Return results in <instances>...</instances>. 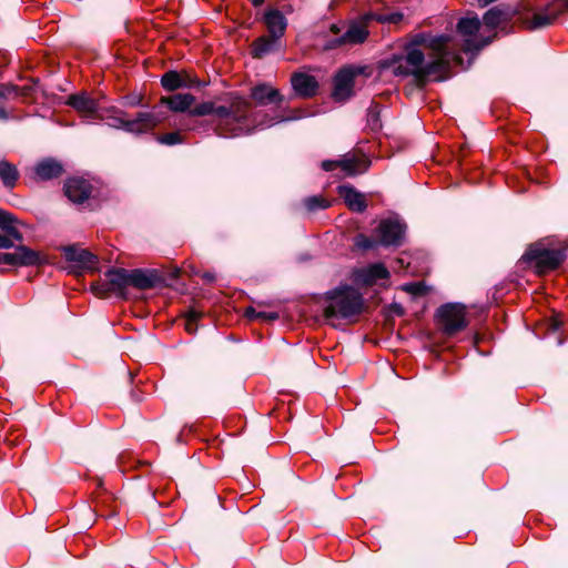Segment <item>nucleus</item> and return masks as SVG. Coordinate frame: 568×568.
I'll return each mask as SVG.
<instances>
[{
  "label": "nucleus",
  "mask_w": 568,
  "mask_h": 568,
  "mask_svg": "<svg viewBox=\"0 0 568 568\" xmlns=\"http://www.w3.org/2000/svg\"><path fill=\"white\" fill-rule=\"evenodd\" d=\"M458 58L454 39L447 34L420 32L405 43L402 54H394L385 67L396 77H412L417 84L444 80L450 61Z\"/></svg>",
  "instance_id": "nucleus-1"
},
{
  "label": "nucleus",
  "mask_w": 568,
  "mask_h": 568,
  "mask_svg": "<svg viewBox=\"0 0 568 568\" xmlns=\"http://www.w3.org/2000/svg\"><path fill=\"white\" fill-rule=\"evenodd\" d=\"M251 103L242 97H233L229 105H219L211 101L202 102L190 110L192 116L214 114L220 122L216 132L221 136H239L251 132Z\"/></svg>",
  "instance_id": "nucleus-2"
},
{
  "label": "nucleus",
  "mask_w": 568,
  "mask_h": 568,
  "mask_svg": "<svg viewBox=\"0 0 568 568\" xmlns=\"http://www.w3.org/2000/svg\"><path fill=\"white\" fill-rule=\"evenodd\" d=\"M323 315L327 321L351 320L364 308L362 294L349 285H341L325 293Z\"/></svg>",
  "instance_id": "nucleus-3"
},
{
  "label": "nucleus",
  "mask_w": 568,
  "mask_h": 568,
  "mask_svg": "<svg viewBox=\"0 0 568 568\" xmlns=\"http://www.w3.org/2000/svg\"><path fill=\"white\" fill-rule=\"evenodd\" d=\"M566 9L568 0H556L546 7H536L529 0L517 9V20L524 29L532 31L552 24Z\"/></svg>",
  "instance_id": "nucleus-4"
},
{
  "label": "nucleus",
  "mask_w": 568,
  "mask_h": 568,
  "mask_svg": "<svg viewBox=\"0 0 568 568\" xmlns=\"http://www.w3.org/2000/svg\"><path fill=\"white\" fill-rule=\"evenodd\" d=\"M124 112L116 109H102L97 120H109V126L121 129L130 133H146L160 124L165 116L155 110L152 112H139L133 120H125Z\"/></svg>",
  "instance_id": "nucleus-5"
},
{
  "label": "nucleus",
  "mask_w": 568,
  "mask_h": 568,
  "mask_svg": "<svg viewBox=\"0 0 568 568\" xmlns=\"http://www.w3.org/2000/svg\"><path fill=\"white\" fill-rule=\"evenodd\" d=\"M481 21L476 14L462 18L457 23V31L463 37V51L476 52L488 45L496 33L485 36L480 32Z\"/></svg>",
  "instance_id": "nucleus-6"
},
{
  "label": "nucleus",
  "mask_w": 568,
  "mask_h": 568,
  "mask_svg": "<svg viewBox=\"0 0 568 568\" xmlns=\"http://www.w3.org/2000/svg\"><path fill=\"white\" fill-rule=\"evenodd\" d=\"M565 257L562 248H546L540 244L530 246L523 258L535 268L538 274L555 270Z\"/></svg>",
  "instance_id": "nucleus-7"
},
{
  "label": "nucleus",
  "mask_w": 568,
  "mask_h": 568,
  "mask_svg": "<svg viewBox=\"0 0 568 568\" xmlns=\"http://www.w3.org/2000/svg\"><path fill=\"white\" fill-rule=\"evenodd\" d=\"M371 20L384 21L381 16L375 13H366L362 17L361 21H354L349 23L347 30L338 38L332 40L326 44L327 49H333L336 47L345 45V44H361L368 37V30L366 23ZM390 21V19H388ZM392 21H395L392 19Z\"/></svg>",
  "instance_id": "nucleus-8"
},
{
  "label": "nucleus",
  "mask_w": 568,
  "mask_h": 568,
  "mask_svg": "<svg viewBox=\"0 0 568 568\" xmlns=\"http://www.w3.org/2000/svg\"><path fill=\"white\" fill-rule=\"evenodd\" d=\"M438 322L447 335H454L467 326L465 306L458 303H448L437 311Z\"/></svg>",
  "instance_id": "nucleus-9"
},
{
  "label": "nucleus",
  "mask_w": 568,
  "mask_h": 568,
  "mask_svg": "<svg viewBox=\"0 0 568 568\" xmlns=\"http://www.w3.org/2000/svg\"><path fill=\"white\" fill-rule=\"evenodd\" d=\"M126 287H129V271L124 268H111L105 273V282L93 285L92 290L101 297H105L110 293L124 296Z\"/></svg>",
  "instance_id": "nucleus-10"
},
{
  "label": "nucleus",
  "mask_w": 568,
  "mask_h": 568,
  "mask_svg": "<svg viewBox=\"0 0 568 568\" xmlns=\"http://www.w3.org/2000/svg\"><path fill=\"white\" fill-rule=\"evenodd\" d=\"M63 255L71 264L70 271L80 273L83 271H95L98 257L85 248L75 245L63 247Z\"/></svg>",
  "instance_id": "nucleus-11"
},
{
  "label": "nucleus",
  "mask_w": 568,
  "mask_h": 568,
  "mask_svg": "<svg viewBox=\"0 0 568 568\" xmlns=\"http://www.w3.org/2000/svg\"><path fill=\"white\" fill-rule=\"evenodd\" d=\"M337 168H339L345 175L354 176L366 171L367 162L355 153H346L338 160H326L322 162V169L324 171L329 172Z\"/></svg>",
  "instance_id": "nucleus-12"
},
{
  "label": "nucleus",
  "mask_w": 568,
  "mask_h": 568,
  "mask_svg": "<svg viewBox=\"0 0 568 568\" xmlns=\"http://www.w3.org/2000/svg\"><path fill=\"white\" fill-rule=\"evenodd\" d=\"M363 72V68H343L334 79L333 98L336 101H346L353 94L354 80Z\"/></svg>",
  "instance_id": "nucleus-13"
},
{
  "label": "nucleus",
  "mask_w": 568,
  "mask_h": 568,
  "mask_svg": "<svg viewBox=\"0 0 568 568\" xmlns=\"http://www.w3.org/2000/svg\"><path fill=\"white\" fill-rule=\"evenodd\" d=\"M389 277V272L382 263H373L366 266L356 267L352 271L351 278L358 286H372L378 280Z\"/></svg>",
  "instance_id": "nucleus-14"
},
{
  "label": "nucleus",
  "mask_w": 568,
  "mask_h": 568,
  "mask_svg": "<svg viewBox=\"0 0 568 568\" xmlns=\"http://www.w3.org/2000/svg\"><path fill=\"white\" fill-rule=\"evenodd\" d=\"M63 165L53 158H45L37 162L28 172V178L33 182L49 181L61 176Z\"/></svg>",
  "instance_id": "nucleus-15"
},
{
  "label": "nucleus",
  "mask_w": 568,
  "mask_h": 568,
  "mask_svg": "<svg viewBox=\"0 0 568 568\" xmlns=\"http://www.w3.org/2000/svg\"><path fill=\"white\" fill-rule=\"evenodd\" d=\"M40 262V255L37 251L26 246L18 245L14 252L0 253V264L10 266H32Z\"/></svg>",
  "instance_id": "nucleus-16"
},
{
  "label": "nucleus",
  "mask_w": 568,
  "mask_h": 568,
  "mask_svg": "<svg viewBox=\"0 0 568 568\" xmlns=\"http://www.w3.org/2000/svg\"><path fill=\"white\" fill-rule=\"evenodd\" d=\"M515 16H517V10H514L510 7L497 6L489 9L484 14L483 23L490 33L496 28L510 22Z\"/></svg>",
  "instance_id": "nucleus-17"
},
{
  "label": "nucleus",
  "mask_w": 568,
  "mask_h": 568,
  "mask_svg": "<svg viewBox=\"0 0 568 568\" xmlns=\"http://www.w3.org/2000/svg\"><path fill=\"white\" fill-rule=\"evenodd\" d=\"M92 192L90 182L82 178H71L64 183V193L70 201L81 204L87 201Z\"/></svg>",
  "instance_id": "nucleus-18"
},
{
  "label": "nucleus",
  "mask_w": 568,
  "mask_h": 568,
  "mask_svg": "<svg viewBox=\"0 0 568 568\" xmlns=\"http://www.w3.org/2000/svg\"><path fill=\"white\" fill-rule=\"evenodd\" d=\"M383 245H399L404 236V225L395 220H383L377 227Z\"/></svg>",
  "instance_id": "nucleus-19"
},
{
  "label": "nucleus",
  "mask_w": 568,
  "mask_h": 568,
  "mask_svg": "<svg viewBox=\"0 0 568 568\" xmlns=\"http://www.w3.org/2000/svg\"><path fill=\"white\" fill-rule=\"evenodd\" d=\"M67 103L85 118L93 120H97V115L102 110L99 103L84 92L70 95Z\"/></svg>",
  "instance_id": "nucleus-20"
},
{
  "label": "nucleus",
  "mask_w": 568,
  "mask_h": 568,
  "mask_svg": "<svg viewBox=\"0 0 568 568\" xmlns=\"http://www.w3.org/2000/svg\"><path fill=\"white\" fill-rule=\"evenodd\" d=\"M291 83L296 95L301 98H312L318 89V82L315 77L303 72L294 73L291 78Z\"/></svg>",
  "instance_id": "nucleus-21"
},
{
  "label": "nucleus",
  "mask_w": 568,
  "mask_h": 568,
  "mask_svg": "<svg viewBox=\"0 0 568 568\" xmlns=\"http://www.w3.org/2000/svg\"><path fill=\"white\" fill-rule=\"evenodd\" d=\"M251 98L260 105L280 104L283 97L280 91L267 83L256 84L251 89Z\"/></svg>",
  "instance_id": "nucleus-22"
},
{
  "label": "nucleus",
  "mask_w": 568,
  "mask_h": 568,
  "mask_svg": "<svg viewBox=\"0 0 568 568\" xmlns=\"http://www.w3.org/2000/svg\"><path fill=\"white\" fill-rule=\"evenodd\" d=\"M263 20L270 36H272L274 39H281L284 36L287 27V20L280 10H267L264 13Z\"/></svg>",
  "instance_id": "nucleus-23"
},
{
  "label": "nucleus",
  "mask_w": 568,
  "mask_h": 568,
  "mask_svg": "<svg viewBox=\"0 0 568 568\" xmlns=\"http://www.w3.org/2000/svg\"><path fill=\"white\" fill-rule=\"evenodd\" d=\"M338 194L345 201L349 210L363 212L367 207L364 194L356 191L352 185L338 186Z\"/></svg>",
  "instance_id": "nucleus-24"
},
{
  "label": "nucleus",
  "mask_w": 568,
  "mask_h": 568,
  "mask_svg": "<svg viewBox=\"0 0 568 568\" xmlns=\"http://www.w3.org/2000/svg\"><path fill=\"white\" fill-rule=\"evenodd\" d=\"M195 83L196 81L192 77L186 73H179L178 71H168L161 78V84L168 91L189 88Z\"/></svg>",
  "instance_id": "nucleus-25"
},
{
  "label": "nucleus",
  "mask_w": 568,
  "mask_h": 568,
  "mask_svg": "<svg viewBox=\"0 0 568 568\" xmlns=\"http://www.w3.org/2000/svg\"><path fill=\"white\" fill-rule=\"evenodd\" d=\"M194 102L195 97L191 93H176L161 99V104L166 105L173 112H190Z\"/></svg>",
  "instance_id": "nucleus-26"
},
{
  "label": "nucleus",
  "mask_w": 568,
  "mask_h": 568,
  "mask_svg": "<svg viewBox=\"0 0 568 568\" xmlns=\"http://www.w3.org/2000/svg\"><path fill=\"white\" fill-rule=\"evenodd\" d=\"M156 281L158 276L152 272L139 268L129 271V286L146 290L153 287Z\"/></svg>",
  "instance_id": "nucleus-27"
},
{
  "label": "nucleus",
  "mask_w": 568,
  "mask_h": 568,
  "mask_svg": "<svg viewBox=\"0 0 568 568\" xmlns=\"http://www.w3.org/2000/svg\"><path fill=\"white\" fill-rule=\"evenodd\" d=\"M19 224L21 223L14 217V215L0 210V229L16 242L21 243L23 241V235L18 229Z\"/></svg>",
  "instance_id": "nucleus-28"
},
{
  "label": "nucleus",
  "mask_w": 568,
  "mask_h": 568,
  "mask_svg": "<svg viewBox=\"0 0 568 568\" xmlns=\"http://www.w3.org/2000/svg\"><path fill=\"white\" fill-rule=\"evenodd\" d=\"M19 171L12 163L1 160L0 161V180L8 189H13L19 180Z\"/></svg>",
  "instance_id": "nucleus-29"
},
{
  "label": "nucleus",
  "mask_w": 568,
  "mask_h": 568,
  "mask_svg": "<svg viewBox=\"0 0 568 568\" xmlns=\"http://www.w3.org/2000/svg\"><path fill=\"white\" fill-rule=\"evenodd\" d=\"M31 88L28 85L18 87L11 83H0V101H7L19 97H28Z\"/></svg>",
  "instance_id": "nucleus-30"
},
{
  "label": "nucleus",
  "mask_w": 568,
  "mask_h": 568,
  "mask_svg": "<svg viewBox=\"0 0 568 568\" xmlns=\"http://www.w3.org/2000/svg\"><path fill=\"white\" fill-rule=\"evenodd\" d=\"M278 39H274L272 36L270 37H260L253 42L252 45V54L254 58H262L266 53L275 50L276 42Z\"/></svg>",
  "instance_id": "nucleus-31"
},
{
  "label": "nucleus",
  "mask_w": 568,
  "mask_h": 568,
  "mask_svg": "<svg viewBox=\"0 0 568 568\" xmlns=\"http://www.w3.org/2000/svg\"><path fill=\"white\" fill-rule=\"evenodd\" d=\"M304 205L310 212L324 210L329 206V202L320 195L308 196L304 200Z\"/></svg>",
  "instance_id": "nucleus-32"
},
{
  "label": "nucleus",
  "mask_w": 568,
  "mask_h": 568,
  "mask_svg": "<svg viewBox=\"0 0 568 568\" xmlns=\"http://www.w3.org/2000/svg\"><path fill=\"white\" fill-rule=\"evenodd\" d=\"M200 317H201V314L194 310H191L190 312H187V314L185 316L184 326H185V329L190 334H193L196 332L197 321L200 320Z\"/></svg>",
  "instance_id": "nucleus-33"
},
{
  "label": "nucleus",
  "mask_w": 568,
  "mask_h": 568,
  "mask_svg": "<svg viewBox=\"0 0 568 568\" xmlns=\"http://www.w3.org/2000/svg\"><path fill=\"white\" fill-rule=\"evenodd\" d=\"M158 141L162 144L174 145L182 142L181 134L179 132H170L162 134L158 138Z\"/></svg>",
  "instance_id": "nucleus-34"
},
{
  "label": "nucleus",
  "mask_w": 568,
  "mask_h": 568,
  "mask_svg": "<svg viewBox=\"0 0 568 568\" xmlns=\"http://www.w3.org/2000/svg\"><path fill=\"white\" fill-rule=\"evenodd\" d=\"M277 318L278 314L276 312H258V314H256L257 321L273 322L276 321Z\"/></svg>",
  "instance_id": "nucleus-35"
},
{
  "label": "nucleus",
  "mask_w": 568,
  "mask_h": 568,
  "mask_svg": "<svg viewBox=\"0 0 568 568\" xmlns=\"http://www.w3.org/2000/svg\"><path fill=\"white\" fill-rule=\"evenodd\" d=\"M14 240L9 236L8 234H0V250L1 248H11V247H14Z\"/></svg>",
  "instance_id": "nucleus-36"
},
{
  "label": "nucleus",
  "mask_w": 568,
  "mask_h": 568,
  "mask_svg": "<svg viewBox=\"0 0 568 568\" xmlns=\"http://www.w3.org/2000/svg\"><path fill=\"white\" fill-rule=\"evenodd\" d=\"M356 244H357V246H359L362 248H365V250L372 248L375 245L373 240H369V239H367L365 236H358L356 239Z\"/></svg>",
  "instance_id": "nucleus-37"
},
{
  "label": "nucleus",
  "mask_w": 568,
  "mask_h": 568,
  "mask_svg": "<svg viewBox=\"0 0 568 568\" xmlns=\"http://www.w3.org/2000/svg\"><path fill=\"white\" fill-rule=\"evenodd\" d=\"M256 314H258V311H256L254 307L250 306L245 310V316L248 320H256Z\"/></svg>",
  "instance_id": "nucleus-38"
},
{
  "label": "nucleus",
  "mask_w": 568,
  "mask_h": 568,
  "mask_svg": "<svg viewBox=\"0 0 568 568\" xmlns=\"http://www.w3.org/2000/svg\"><path fill=\"white\" fill-rule=\"evenodd\" d=\"M8 119H9V114H8L7 110L2 105H0V120L6 121Z\"/></svg>",
  "instance_id": "nucleus-39"
},
{
  "label": "nucleus",
  "mask_w": 568,
  "mask_h": 568,
  "mask_svg": "<svg viewBox=\"0 0 568 568\" xmlns=\"http://www.w3.org/2000/svg\"><path fill=\"white\" fill-rule=\"evenodd\" d=\"M203 278L207 282H213L215 280V275L213 273H204Z\"/></svg>",
  "instance_id": "nucleus-40"
},
{
  "label": "nucleus",
  "mask_w": 568,
  "mask_h": 568,
  "mask_svg": "<svg viewBox=\"0 0 568 568\" xmlns=\"http://www.w3.org/2000/svg\"><path fill=\"white\" fill-rule=\"evenodd\" d=\"M550 327H551L552 332H557L559 328V323L556 320H554V321H551Z\"/></svg>",
  "instance_id": "nucleus-41"
},
{
  "label": "nucleus",
  "mask_w": 568,
  "mask_h": 568,
  "mask_svg": "<svg viewBox=\"0 0 568 568\" xmlns=\"http://www.w3.org/2000/svg\"><path fill=\"white\" fill-rule=\"evenodd\" d=\"M331 31L334 33V34H338L341 32V28L337 26V24H332L331 26Z\"/></svg>",
  "instance_id": "nucleus-42"
},
{
  "label": "nucleus",
  "mask_w": 568,
  "mask_h": 568,
  "mask_svg": "<svg viewBox=\"0 0 568 568\" xmlns=\"http://www.w3.org/2000/svg\"><path fill=\"white\" fill-rule=\"evenodd\" d=\"M251 2L254 7H258L264 2V0H251Z\"/></svg>",
  "instance_id": "nucleus-43"
},
{
  "label": "nucleus",
  "mask_w": 568,
  "mask_h": 568,
  "mask_svg": "<svg viewBox=\"0 0 568 568\" xmlns=\"http://www.w3.org/2000/svg\"><path fill=\"white\" fill-rule=\"evenodd\" d=\"M564 341L561 338L558 339V344L561 345Z\"/></svg>",
  "instance_id": "nucleus-44"
}]
</instances>
